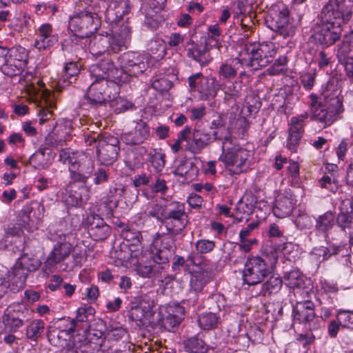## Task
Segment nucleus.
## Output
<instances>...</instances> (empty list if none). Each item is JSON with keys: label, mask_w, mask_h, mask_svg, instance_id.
Listing matches in <instances>:
<instances>
[{"label": "nucleus", "mask_w": 353, "mask_h": 353, "mask_svg": "<svg viewBox=\"0 0 353 353\" xmlns=\"http://www.w3.org/2000/svg\"><path fill=\"white\" fill-rule=\"evenodd\" d=\"M104 330L105 325L103 323H101L97 325L96 328L90 326L86 334L88 339L91 341L94 345L97 346L99 350L102 346L105 338Z\"/></svg>", "instance_id": "8fccbe9b"}, {"label": "nucleus", "mask_w": 353, "mask_h": 353, "mask_svg": "<svg viewBox=\"0 0 353 353\" xmlns=\"http://www.w3.org/2000/svg\"><path fill=\"white\" fill-rule=\"evenodd\" d=\"M94 168V161L86 150L77 162L72 167H69L70 182L85 184L92 175Z\"/></svg>", "instance_id": "f3484780"}, {"label": "nucleus", "mask_w": 353, "mask_h": 353, "mask_svg": "<svg viewBox=\"0 0 353 353\" xmlns=\"http://www.w3.org/2000/svg\"><path fill=\"white\" fill-rule=\"evenodd\" d=\"M172 234H159L158 238L154 241L155 246L163 250H168L173 254L174 252V239Z\"/></svg>", "instance_id": "6e6d98bb"}, {"label": "nucleus", "mask_w": 353, "mask_h": 353, "mask_svg": "<svg viewBox=\"0 0 353 353\" xmlns=\"http://www.w3.org/2000/svg\"><path fill=\"white\" fill-rule=\"evenodd\" d=\"M54 154L47 147L41 146L30 158L36 169H47L52 164Z\"/></svg>", "instance_id": "c756f323"}, {"label": "nucleus", "mask_w": 353, "mask_h": 353, "mask_svg": "<svg viewBox=\"0 0 353 353\" xmlns=\"http://www.w3.org/2000/svg\"><path fill=\"white\" fill-rule=\"evenodd\" d=\"M310 113L304 112L290 119L288 128V137L287 139L286 147L292 152H296L300 144L301 139L304 133L305 121L309 118L314 110H317L319 105H324L323 101H319L318 96L312 93L310 94Z\"/></svg>", "instance_id": "0eeeda50"}, {"label": "nucleus", "mask_w": 353, "mask_h": 353, "mask_svg": "<svg viewBox=\"0 0 353 353\" xmlns=\"http://www.w3.org/2000/svg\"><path fill=\"white\" fill-rule=\"evenodd\" d=\"M212 269L209 267L201 268L191 275L190 286L196 292H202L204 287L212 279Z\"/></svg>", "instance_id": "c85d7f7f"}, {"label": "nucleus", "mask_w": 353, "mask_h": 353, "mask_svg": "<svg viewBox=\"0 0 353 353\" xmlns=\"http://www.w3.org/2000/svg\"><path fill=\"white\" fill-rule=\"evenodd\" d=\"M130 10L131 4L129 0H112L105 12V21L112 26L117 25Z\"/></svg>", "instance_id": "393cba45"}, {"label": "nucleus", "mask_w": 353, "mask_h": 353, "mask_svg": "<svg viewBox=\"0 0 353 353\" xmlns=\"http://www.w3.org/2000/svg\"><path fill=\"white\" fill-rule=\"evenodd\" d=\"M283 277L290 288H303L305 286L304 275L298 270L285 272Z\"/></svg>", "instance_id": "603ef678"}, {"label": "nucleus", "mask_w": 353, "mask_h": 353, "mask_svg": "<svg viewBox=\"0 0 353 353\" xmlns=\"http://www.w3.org/2000/svg\"><path fill=\"white\" fill-rule=\"evenodd\" d=\"M186 48L187 56L201 65H207L212 60L207 41L204 43H196L194 41L190 40L186 43Z\"/></svg>", "instance_id": "a878e982"}, {"label": "nucleus", "mask_w": 353, "mask_h": 353, "mask_svg": "<svg viewBox=\"0 0 353 353\" xmlns=\"http://www.w3.org/2000/svg\"><path fill=\"white\" fill-rule=\"evenodd\" d=\"M196 172V167L194 163L184 160L176 167L173 173L176 176L184 178L185 180H192Z\"/></svg>", "instance_id": "c03bdc74"}, {"label": "nucleus", "mask_w": 353, "mask_h": 353, "mask_svg": "<svg viewBox=\"0 0 353 353\" xmlns=\"http://www.w3.org/2000/svg\"><path fill=\"white\" fill-rule=\"evenodd\" d=\"M110 101V106L114 109V112L117 114L136 109L135 105L132 102L121 97L114 99V95L112 96Z\"/></svg>", "instance_id": "864d4df0"}, {"label": "nucleus", "mask_w": 353, "mask_h": 353, "mask_svg": "<svg viewBox=\"0 0 353 353\" xmlns=\"http://www.w3.org/2000/svg\"><path fill=\"white\" fill-rule=\"evenodd\" d=\"M166 210L165 205L151 203H148L146 207L145 214L162 223Z\"/></svg>", "instance_id": "13d9d810"}, {"label": "nucleus", "mask_w": 353, "mask_h": 353, "mask_svg": "<svg viewBox=\"0 0 353 353\" xmlns=\"http://www.w3.org/2000/svg\"><path fill=\"white\" fill-rule=\"evenodd\" d=\"M34 46L39 50H46L58 43L59 36L50 23H43L35 30Z\"/></svg>", "instance_id": "4be33fe9"}, {"label": "nucleus", "mask_w": 353, "mask_h": 353, "mask_svg": "<svg viewBox=\"0 0 353 353\" xmlns=\"http://www.w3.org/2000/svg\"><path fill=\"white\" fill-rule=\"evenodd\" d=\"M70 350L74 353H94L99 351L97 346L88 337L78 335L73 339Z\"/></svg>", "instance_id": "72a5a7b5"}, {"label": "nucleus", "mask_w": 353, "mask_h": 353, "mask_svg": "<svg viewBox=\"0 0 353 353\" xmlns=\"http://www.w3.org/2000/svg\"><path fill=\"white\" fill-rule=\"evenodd\" d=\"M130 263L134 267L137 274L144 279H152L163 283L165 279L163 275V268L157 265L151 259V253L134 250L130 254Z\"/></svg>", "instance_id": "6e6552de"}, {"label": "nucleus", "mask_w": 353, "mask_h": 353, "mask_svg": "<svg viewBox=\"0 0 353 353\" xmlns=\"http://www.w3.org/2000/svg\"><path fill=\"white\" fill-rule=\"evenodd\" d=\"M353 50V30L343 37V40L337 45L336 56L340 63L348 59L350 52Z\"/></svg>", "instance_id": "4c0bfd02"}, {"label": "nucleus", "mask_w": 353, "mask_h": 353, "mask_svg": "<svg viewBox=\"0 0 353 353\" xmlns=\"http://www.w3.org/2000/svg\"><path fill=\"white\" fill-rule=\"evenodd\" d=\"M89 199V195L86 192L82 194L81 192L71 189L68 196L65 198V202L67 205L71 207H79L83 205V203L86 202Z\"/></svg>", "instance_id": "5fc2aeb1"}, {"label": "nucleus", "mask_w": 353, "mask_h": 353, "mask_svg": "<svg viewBox=\"0 0 353 353\" xmlns=\"http://www.w3.org/2000/svg\"><path fill=\"white\" fill-rule=\"evenodd\" d=\"M75 320L70 317L59 319L53 322L48 329L52 330H60L61 332H66L68 335H74L75 332Z\"/></svg>", "instance_id": "de8ad7c7"}, {"label": "nucleus", "mask_w": 353, "mask_h": 353, "mask_svg": "<svg viewBox=\"0 0 353 353\" xmlns=\"http://www.w3.org/2000/svg\"><path fill=\"white\" fill-rule=\"evenodd\" d=\"M85 150H74L71 148H62L59 152V161L63 164L72 167L83 154Z\"/></svg>", "instance_id": "79ce46f5"}, {"label": "nucleus", "mask_w": 353, "mask_h": 353, "mask_svg": "<svg viewBox=\"0 0 353 353\" xmlns=\"http://www.w3.org/2000/svg\"><path fill=\"white\" fill-rule=\"evenodd\" d=\"M101 26V18L90 8L77 12L70 17L68 28L81 37H91Z\"/></svg>", "instance_id": "1a4fd4ad"}, {"label": "nucleus", "mask_w": 353, "mask_h": 353, "mask_svg": "<svg viewBox=\"0 0 353 353\" xmlns=\"http://www.w3.org/2000/svg\"><path fill=\"white\" fill-rule=\"evenodd\" d=\"M288 63V58L285 56H279L273 64L268 70V74L271 76L279 75L283 73L285 70V66Z\"/></svg>", "instance_id": "e2e57ef3"}, {"label": "nucleus", "mask_w": 353, "mask_h": 353, "mask_svg": "<svg viewBox=\"0 0 353 353\" xmlns=\"http://www.w3.org/2000/svg\"><path fill=\"white\" fill-rule=\"evenodd\" d=\"M44 207L43 205L37 204V208H34L31 204H27L23 206L21 211V216L24 223L30 221L34 222V220H39L42 218V212Z\"/></svg>", "instance_id": "a18cd8bd"}, {"label": "nucleus", "mask_w": 353, "mask_h": 353, "mask_svg": "<svg viewBox=\"0 0 353 353\" xmlns=\"http://www.w3.org/2000/svg\"><path fill=\"white\" fill-rule=\"evenodd\" d=\"M108 41L109 54L118 53L127 48L131 40V29L127 25L122 23L119 28L112 30L111 34L106 33Z\"/></svg>", "instance_id": "a211bd4d"}, {"label": "nucleus", "mask_w": 353, "mask_h": 353, "mask_svg": "<svg viewBox=\"0 0 353 353\" xmlns=\"http://www.w3.org/2000/svg\"><path fill=\"white\" fill-rule=\"evenodd\" d=\"M132 302H133V304L143 306V308L147 310H152L154 307V301L151 297L150 294L141 293L134 297Z\"/></svg>", "instance_id": "774afa93"}, {"label": "nucleus", "mask_w": 353, "mask_h": 353, "mask_svg": "<svg viewBox=\"0 0 353 353\" xmlns=\"http://www.w3.org/2000/svg\"><path fill=\"white\" fill-rule=\"evenodd\" d=\"M343 102L341 91L336 90L330 94L325 95L324 105H319L320 107L314 110L309 117L322 128L330 127L342 118L345 110Z\"/></svg>", "instance_id": "20e7f679"}, {"label": "nucleus", "mask_w": 353, "mask_h": 353, "mask_svg": "<svg viewBox=\"0 0 353 353\" xmlns=\"http://www.w3.org/2000/svg\"><path fill=\"white\" fill-rule=\"evenodd\" d=\"M353 16V3L345 0H329L316 17L313 37L316 42L329 47L340 40L343 24L347 23Z\"/></svg>", "instance_id": "f257e3e1"}, {"label": "nucleus", "mask_w": 353, "mask_h": 353, "mask_svg": "<svg viewBox=\"0 0 353 353\" xmlns=\"http://www.w3.org/2000/svg\"><path fill=\"white\" fill-rule=\"evenodd\" d=\"M28 274L20 263H15L12 271L8 274V283L10 290L16 292L23 289L26 285Z\"/></svg>", "instance_id": "cd10ccee"}, {"label": "nucleus", "mask_w": 353, "mask_h": 353, "mask_svg": "<svg viewBox=\"0 0 353 353\" xmlns=\"http://www.w3.org/2000/svg\"><path fill=\"white\" fill-rule=\"evenodd\" d=\"M335 215L332 211H327L316 219L315 230L316 234H322L325 239L328 238V232L335 223Z\"/></svg>", "instance_id": "473e14b6"}, {"label": "nucleus", "mask_w": 353, "mask_h": 353, "mask_svg": "<svg viewBox=\"0 0 353 353\" xmlns=\"http://www.w3.org/2000/svg\"><path fill=\"white\" fill-rule=\"evenodd\" d=\"M218 139L217 132H209L204 129H194L192 137L187 144V150L194 154H200Z\"/></svg>", "instance_id": "6ab92c4d"}, {"label": "nucleus", "mask_w": 353, "mask_h": 353, "mask_svg": "<svg viewBox=\"0 0 353 353\" xmlns=\"http://www.w3.org/2000/svg\"><path fill=\"white\" fill-rule=\"evenodd\" d=\"M283 285V281L281 277L271 276L266 282L263 284V290L265 293L276 294L280 291Z\"/></svg>", "instance_id": "bf43d9fd"}, {"label": "nucleus", "mask_w": 353, "mask_h": 353, "mask_svg": "<svg viewBox=\"0 0 353 353\" xmlns=\"http://www.w3.org/2000/svg\"><path fill=\"white\" fill-rule=\"evenodd\" d=\"M188 218L184 204L174 202L170 203L166 210L162 223L169 233L177 235L185 228L188 222Z\"/></svg>", "instance_id": "f8f14e48"}, {"label": "nucleus", "mask_w": 353, "mask_h": 353, "mask_svg": "<svg viewBox=\"0 0 353 353\" xmlns=\"http://www.w3.org/2000/svg\"><path fill=\"white\" fill-rule=\"evenodd\" d=\"M44 330V321L41 319H34L26 327V337L31 341H36L41 337Z\"/></svg>", "instance_id": "3c124183"}, {"label": "nucleus", "mask_w": 353, "mask_h": 353, "mask_svg": "<svg viewBox=\"0 0 353 353\" xmlns=\"http://www.w3.org/2000/svg\"><path fill=\"white\" fill-rule=\"evenodd\" d=\"M294 321L310 330H317L321 327V321L315 313L314 303L311 301L298 302L292 310Z\"/></svg>", "instance_id": "ddd939ff"}, {"label": "nucleus", "mask_w": 353, "mask_h": 353, "mask_svg": "<svg viewBox=\"0 0 353 353\" xmlns=\"http://www.w3.org/2000/svg\"><path fill=\"white\" fill-rule=\"evenodd\" d=\"M108 41L106 35L102 34L88 38V48L90 52L96 57L105 53L109 54Z\"/></svg>", "instance_id": "7c9ffc66"}, {"label": "nucleus", "mask_w": 353, "mask_h": 353, "mask_svg": "<svg viewBox=\"0 0 353 353\" xmlns=\"http://www.w3.org/2000/svg\"><path fill=\"white\" fill-rule=\"evenodd\" d=\"M149 161L154 170L160 172L165 165V154L161 150H154L149 154Z\"/></svg>", "instance_id": "4d7b16f0"}, {"label": "nucleus", "mask_w": 353, "mask_h": 353, "mask_svg": "<svg viewBox=\"0 0 353 353\" xmlns=\"http://www.w3.org/2000/svg\"><path fill=\"white\" fill-rule=\"evenodd\" d=\"M72 336L73 335H68L66 332H61L60 330L48 329V338L50 343L58 347L70 350L72 344L70 341Z\"/></svg>", "instance_id": "f704fd0d"}, {"label": "nucleus", "mask_w": 353, "mask_h": 353, "mask_svg": "<svg viewBox=\"0 0 353 353\" xmlns=\"http://www.w3.org/2000/svg\"><path fill=\"white\" fill-rule=\"evenodd\" d=\"M120 150L119 139L104 134L97 145V157L101 164L112 165L117 159Z\"/></svg>", "instance_id": "dca6fc26"}, {"label": "nucleus", "mask_w": 353, "mask_h": 353, "mask_svg": "<svg viewBox=\"0 0 353 353\" xmlns=\"http://www.w3.org/2000/svg\"><path fill=\"white\" fill-rule=\"evenodd\" d=\"M148 50L157 58H162L165 54V44L161 39H154L148 43Z\"/></svg>", "instance_id": "052dcab7"}, {"label": "nucleus", "mask_w": 353, "mask_h": 353, "mask_svg": "<svg viewBox=\"0 0 353 353\" xmlns=\"http://www.w3.org/2000/svg\"><path fill=\"white\" fill-rule=\"evenodd\" d=\"M256 204V197L252 194H244L237 202L235 208L236 214L250 215Z\"/></svg>", "instance_id": "58836bf2"}, {"label": "nucleus", "mask_w": 353, "mask_h": 353, "mask_svg": "<svg viewBox=\"0 0 353 353\" xmlns=\"http://www.w3.org/2000/svg\"><path fill=\"white\" fill-rule=\"evenodd\" d=\"M2 54L0 71L9 77L21 75L28 63V50L21 46L10 48L3 46Z\"/></svg>", "instance_id": "423d86ee"}, {"label": "nucleus", "mask_w": 353, "mask_h": 353, "mask_svg": "<svg viewBox=\"0 0 353 353\" xmlns=\"http://www.w3.org/2000/svg\"><path fill=\"white\" fill-rule=\"evenodd\" d=\"M184 349L190 353H208L210 349L202 339L198 336L189 337L183 341Z\"/></svg>", "instance_id": "e433bc0d"}, {"label": "nucleus", "mask_w": 353, "mask_h": 353, "mask_svg": "<svg viewBox=\"0 0 353 353\" xmlns=\"http://www.w3.org/2000/svg\"><path fill=\"white\" fill-rule=\"evenodd\" d=\"M316 72L315 70H312L307 72L303 73L300 77L301 83L302 84L303 88L307 90H311L316 81Z\"/></svg>", "instance_id": "338daca9"}, {"label": "nucleus", "mask_w": 353, "mask_h": 353, "mask_svg": "<svg viewBox=\"0 0 353 353\" xmlns=\"http://www.w3.org/2000/svg\"><path fill=\"white\" fill-rule=\"evenodd\" d=\"M277 49L276 44L270 41L246 44L248 65L255 70L267 66L276 56Z\"/></svg>", "instance_id": "9d476101"}, {"label": "nucleus", "mask_w": 353, "mask_h": 353, "mask_svg": "<svg viewBox=\"0 0 353 353\" xmlns=\"http://www.w3.org/2000/svg\"><path fill=\"white\" fill-rule=\"evenodd\" d=\"M120 66L128 77H138L148 67V57L138 52L128 51L119 57Z\"/></svg>", "instance_id": "4468645a"}, {"label": "nucleus", "mask_w": 353, "mask_h": 353, "mask_svg": "<svg viewBox=\"0 0 353 353\" xmlns=\"http://www.w3.org/2000/svg\"><path fill=\"white\" fill-rule=\"evenodd\" d=\"M151 253V259L157 264V265L162 266L163 268V275L166 278L168 274L166 269L169 267V260L172 256L168 250H163L157 246H155L154 250Z\"/></svg>", "instance_id": "37998d69"}, {"label": "nucleus", "mask_w": 353, "mask_h": 353, "mask_svg": "<svg viewBox=\"0 0 353 353\" xmlns=\"http://www.w3.org/2000/svg\"><path fill=\"white\" fill-rule=\"evenodd\" d=\"M242 65L239 59H230L219 67V74L223 79H230L236 77L239 67Z\"/></svg>", "instance_id": "ea45409f"}, {"label": "nucleus", "mask_w": 353, "mask_h": 353, "mask_svg": "<svg viewBox=\"0 0 353 353\" xmlns=\"http://www.w3.org/2000/svg\"><path fill=\"white\" fill-rule=\"evenodd\" d=\"M25 311L28 310L19 304L11 305L6 310L3 323L10 332H15L24 325Z\"/></svg>", "instance_id": "b1692460"}, {"label": "nucleus", "mask_w": 353, "mask_h": 353, "mask_svg": "<svg viewBox=\"0 0 353 353\" xmlns=\"http://www.w3.org/2000/svg\"><path fill=\"white\" fill-rule=\"evenodd\" d=\"M72 250V244L58 242L54 245L52 250L44 261L42 270L46 274L52 272L56 265L67 259Z\"/></svg>", "instance_id": "aec40b11"}, {"label": "nucleus", "mask_w": 353, "mask_h": 353, "mask_svg": "<svg viewBox=\"0 0 353 353\" xmlns=\"http://www.w3.org/2000/svg\"><path fill=\"white\" fill-rule=\"evenodd\" d=\"M132 125L131 130L121 134V140L127 145L143 143L150 136L149 125L142 119L133 122Z\"/></svg>", "instance_id": "5701e85b"}, {"label": "nucleus", "mask_w": 353, "mask_h": 353, "mask_svg": "<svg viewBox=\"0 0 353 353\" xmlns=\"http://www.w3.org/2000/svg\"><path fill=\"white\" fill-rule=\"evenodd\" d=\"M199 326L203 330H211L217 327L220 317L213 312H204L197 319Z\"/></svg>", "instance_id": "49530a36"}, {"label": "nucleus", "mask_w": 353, "mask_h": 353, "mask_svg": "<svg viewBox=\"0 0 353 353\" xmlns=\"http://www.w3.org/2000/svg\"><path fill=\"white\" fill-rule=\"evenodd\" d=\"M79 66L77 62L71 61L67 63L58 83L62 87L69 85L76 81L77 76L79 74Z\"/></svg>", "instance_id": "c9c22d12"}, {"label": "nucleus", "mask_w": 353, "mask_h": 353, "mask_svg": "<svg viewBox=\"0 0 353 353\" xmlns=\"http://www.w3.org/2000/svg\"><path fill=\"white\" fill-rule=\"evenodd\" d=\"M74 34L65 39L62 43L63 49L68 51H77L88 46L90 37H81L80 34Z\"/></svg>", "instance_id": "a19ab883"}, {"label": "nucleus", "mask_w": 353, "mask_h": 353, "mask_svg": "<svg viewBox=\"0 0 353 353\" xmlns=\"http://www.w3.org/2000/svg\"><path fill=\"white\" fill-rule=\"evenodd\" d=\"M94 309L90 305H83L77 310L75 322L89 321L94 316Z\"/></svg>", "instance_id": "0e129e2a"}, {"label": "nucleus", "mask_w": 353, "mask_h": 353, "mask_svg": "<svg viewBox=\"0 0 353 353\" xmlns=\"http://www.w3.org/2000/svg\"><path fill=\"white\" fill-rule=\"evenodd\" d=\"M350 200L342 201L339 207L340 212L336 219L338 226L343 231L353 228V212L349 209Z\"/></svg>", "instance_id": "2f4dec72"}, {"label": "nucleus", "mask_w": 353, "mask_h": 353, "mask_svg": "<svg viewBox=\"0 0 353 353\" xmlns=\"http://www.w3.org/2000/svg\"><path fill=\"white\" fill-rule=\"evenodd\" d=\"M223 90L225 94V99L229 98L236 101V99L241 96V81H234L233 83H230L229 85H225Z\"/></svg>", "instance_id": "680f3d73"}, {"label": "nucleus", "mask_w": 353, "mask_h": 353, "mask_svg": "<svg viewBox=\"0 0 353 353\" xmlns=\"http://www.w3.org/2000/svg\"><path fill=\"white\" fill-rule=\"evenodd\" d=\"M85 225L89 235L94 241H103L111 234V228L98 214H88L85 219Z\"/></svg>", "instance_id": "412c9836"}, {"label": "nucleus", "mask_w": 353, "mask_h": 353, "mask_svg": "<svg viewBox=\"0 0 353 353\" xmlns=\"http://www.w3.org/2000/svg\"><path fill=\"white\" fill-rule=\"evenodd\" d=\"M295 205L296 201L291 194H279L276 198L272 212L276 217L285 218L291 214Z\"/></svg>", "instance_id": "bb28decb"}, {"label": "nucleus", "mask_w": 353, "mask_h": 353, "mask_svg": "<svg viewBox=\"0 0 353 353\" xmlns=\"http://www.w3.org/2000/svg\"><path fill=\"white\" fill-rule=\"evenodd\" d=\"M336 317L343 327H350L353 325V311L342 309L339 310Z\"/></svg>", "instance_id": "69168bd1"}, {"label": "nucleus", "mask_w": 353, "mask_h": 353, "mask_svg": "<svg viewBox=\"0 0 353 353\" xmlns=\"http://www.w3.org/2000/svg\"><path fill=\"white\" fill-rule=\"evenodd\" d=\"M278 257L276 252L270 256H254L248 257L243 272V279L249 285H255L261 283L273 271Z\"/></svg>", "instance_id": "39448f33"}, {"label": "nucleus", "mask_w": 353, "mask_h": 353, "mask_svg": "<svg viewBox=\"0 0 353 353\" xmlns=\"http://www.w3.org/2000/svg\"><path fill=\"white\" fill-rule=\"evenodd\" d=\"M191 90L197 93L200 100L208 101L215 98L219 90V84L214 77H205L201 72L188 78Z\"/></svg>", "instance_id": "9b49d317"}, {"label": "nucleus", "mask_w": 353, "mask_h": 353, "mask_svg": "<svg viewBox=\"0 0 353 353\" xmlns=\"http://www.w3.org/2000/svg\"><path fill=\"white\" fill-rule=\"evenodd\" d=\"M129 317L132 321L139 322L141 324L145 323V320L152 315V310L143 308V306L137 304H133L131 302Z\"/></svg>", "instance_id": "09e8293b"}, {"label": "nucleus", "mask_w": 353, "mask_h": 353, "mask_svg": "<svg viewBox=\"0 0 353 353\" xmlns=\"http://www.w3.org/2000/svg\"><path fill=\"white\" fill-rule=\"evenodd\" d=\"M115 70L113 61L110 59L101 60L90 67L89 75L92 82L81 101L82 108H97L110 101L112 96L117 93V85L108 80L114 77Z\"/></svg>", "instance_id": "f03ea898"}, {"label": "nucleus", "mask_w": 353, "mask_h": 353, "mask_svg": "<svg viewBox=\"0 0 353 353\" xmlns=\"http://www.w3.org/2000/svg\"><path fill=\"white\" fill-rule=\"evenodd\" d=\"M254 152L236 144L230 136L224 137L219 161L230 175H240L251 169Z\"/></svg>", "instance_id": "7ed1b4c3"}, {"label": "nucleus", "mask_w": 353, "mask_h": 353, "mask_svg": "<svg viewBox=\"0 0 353 353\" xmlns=\"http://www.w3.org/2000/svg\"><path fill=\"white\" fill-rule=\"evenodd\" d=\"M265 21L269 28L285 39L292 37L295 33L294 27L289 24V12L287 8L271 10Z\"/></svg>", "instance_id": "2eb2a0df"}]
</instances>
